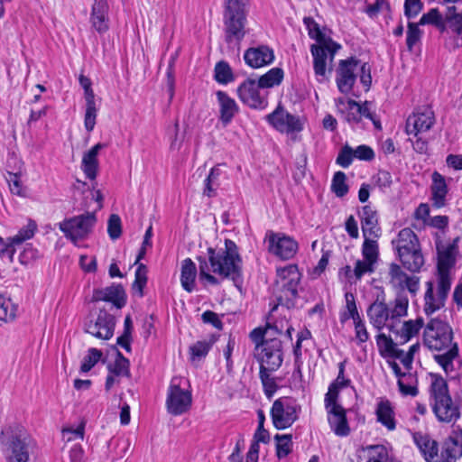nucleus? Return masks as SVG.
<instances>
[{
  "label": "nucleus",
  "mask_w": 462,
  "mask_h": 462,
  "mask_svg": "<svg viewBox=\"0 0 462 462\" xmlns=\"http://www.w3.org/2000/svg\"><path fill=\"white\" fill-rule=\"evenodd\" d=\"M458 237L448 245L446 247L437 245L438 251V286L437 295H434V287L432 282L426 283L427 290L424 295L425 306L424 311L427 315H431L435 311L444 307L451 288V278L449 271L456 263V255L458 253Z\"/></svg>",
  "instance_id": "nucleus-1"
},
{
  "label": "nucleus",
  "mask_w": 462,
  "mask_h": 462,
  "mask_svg": "<svg viewBox=\"0 0 462 462\" xmlns=\"http://www.w3.org/2000/svg\"><path fill=\"white\" fill-rule=\"evenodd\" d=\"M423 343L430 350L444 351L434 356V360L448 374L454 370L453 361L458 356V346L453 342V330L449 324L439 319H430L423 333Z\"/></svg>",
  "instance_id": "nucleus-2"
},
{
  "label": "nucleus",
  "mask_w": 462,
  "mask_h": 462,
  "mask_svg": "<svg viewBox=\"0 0 462 462\" xmlns=\"http://www.w3.org/2000/svg\"><path fill=\"white\" fill-rule=\"evenodd\" d=\"M208 262L211 271L223 279L231 280L236 287L243 282V260L236 244L225 240V248L217 250L208 248Z\"/></svg>",
  "instance_id": "nucleus-3"
},
{
  "label": "nucleus",
  "mask_w": 462,
  "mask_h": 462,
  "mask_svg": "<svg viewBox=\"0 0 462 462\" xmlns=\"http://www.w3.org/2000/svg\"><path fill=\"white\" fill-rule=\"evenodd\" d=\"M0 444L6 462H28L36 449L35 440L23 429L12 427L2 430Z\"/></svg>",
  "instance_id": "nucleus-4"
},
{
  "label": "nucleus",
  "mask_w": 462,
  "mask_h": 462,
  "mask_svg": "<svg viewBox=\"0 0 462 462\" xmlns=\"http://www.w3.org/2000/svg\"><path fill=\"white\" fill-rule=\"evenodd\" d=\"M430 396L434 414L441 422H456L460 418V410L449 394L448 383L437 374H430Z\"/></svg>",
  "instance_id": "nucleus-5"
},
{
  "label": "nucleus",
  "mask_w": 462,
  "mask_h": 462,
  "mask_svg": "<svg viewBox=\"0 0 462 462\" xmlns=\"http://www.w3.org/2000/svg\"><path fill=\"white\" fill-rule=\"evenodd\" d=\"M249 0H224L225 39L226 43L239 45L245 35V6Z\"/></svg>",
  "instance_id": "nucleus-6"
},
{
  "label": "nucleus",
  "mask_w": 462,
  "mask_h": 462,
  "mask_svg": "<svg viewBox=\"0 0 462 462\" xmlns=\"http://www.w3.org/2000/svg\"><path fill=\"white\" fill-rule=\"evenodd\" d=\"M393 244L402 265L411 273L420 272L425 261L417 235L411 228H403Z\"/></svg>",
  "instance_id": "nucleus-7"
},
{
  "label": "nucleus",
  "mask_w": 462,
  "mask_h": 462,
  "mask_svg": "<svg viewBox=\"0 0 462 462\" xmlns=\"http://www.w3.org/2000/svg\"><path fill=\"white\" fill-rule=\"evenodd\" d=\"M276 273L277 280L273 287V296L277 300V305L291 309L295 306V300L298 298L301 274L296 264L278 268Z\"/></svg>",
  "instance_id": "nucleus-8"
},
{
  "label": "nucleus",
  "mask_w": 462,
  "mask_h": 462,
  "mask_svg": "<svg viewBox=\"0 0 462 462\" xmlns=\"http://www.w3.org/2000/svg\"><path fill=\"white\" fill-rule=\"evenodd\" d=\"M96 224V213L88 211L81 215L65 218L59 223V228L67 239L77 245L79 242L89 236Z\"/></svg>",
  "instance_id": "nucleus-9"
},
{
  "label": "nucleus",
  "mask_w": 462,
  "mask_h": 462,
  "mask_svg": "<svg viewBox=\"0 0 462 462\" xmlns=\"http://www.w3.org/2000/svg\"><path fill=\"white\" fill-rule=\"evenodd\" d=\"M338 112L341 114L343 119L350 125H358L362 121V117L370 119L374 127L378 130L382 129V125L375 113L372 110V103L365 101L359 103L354 99H348L345 103L344 99L337 100Z\"/></svg>",
  "instance_id": "nucleus-10"
},
{
  "label": "nucleus",
  "mask_w": 462,
  "mask_h": 462,
  "mask_svg": "<svg viewBox=\"0 0 462 462\" xmlns=\"http://www.w3.org/2000/svg\"><path fill=\"white\" fill-rule=\"evenodd\" d=\"M300 411V406L292 398H278L270 411L273 427L279 430L290 428L299 419Z\"/></svg>",
  "instance_id": "nucleus-11"
},
{
  "label": "nucleus",
  "mask_w": 462,
  "mask_h": 462,
  "mask_svg": "<svg viewBox=\"0 0 462 462\" xmlns=\"http://www.w3.org/2000/svg\"><path fill=\"white\" fill-rule=\"evenodd\" d=\"M185 381L181 378L171 379L166 399V407L170 414L178 416L187 412L192 403L191 392L182 388Z\"/></svg>",
  "instance_id": "nucleus-12"
},
{
  "label": "nucleus",
  "mask_w": 462,
  "mask_h": 462,
  "mask_svg": "<svg viewBox=\"0 0 462 462\" xmlns=\"http://www.w3.org/2000/svg\"><path fill=\"white\" fill-rule=\"evenodd\" d=\"M255 358L260 369L277 371L283 361L282 343L278 338H271L255 346Z\"/></svg>",
  "instance_id": "nucleus-13"
},
{
  "label": "nucleus",
  "mask_w": 462,
  "mask_h": 462,
  "mask_svg": "<svg viewBox=\"0 0 462 462\" xmlns=\"http://www.w3.org/2000/svg\"><path fill=\"white\" fill-rule=\"evenodd\" d=\"M266 120L273 128L281 133H299L303 129L300 117L289 113L281 105L273 112L266 116Z\"/></svg>",
  "instance_id": "nucleus-14"
},
{
  "label": "nucleus",
  "mask_w": 462,
  "mask_h": 462,
  "mask_svg": "<svg viewBox=\"0 0 462 462\" xmlns=\"http://www.w3.org/2000/svg\"><path fill=\"white\" fill-rule=\"evenodd\" d=\"M360 60L355 57L346 60H340L336 70V83L342 94H349L356 80V71Z\"/></svg>",
  "instance_id": "nucleus-15"
},
{
  "label": "nucleus",
  "mask_w": 462,
  "mask_h": 462,
  "mask_svg": "<svg viewBox=\"0 0 462 462\" xmlns=\"http://www.w3.org/2000/svg\"><path fill=\"white\" fill-rule=\"evenodd\" d=\"M115 327L116 318L105 309H101L96 321H89L85 325V331L97 338L108 340L114 335Z\"/></svg>",
  "instance_id": "nucleus-16"
},
{
  "label": "nucleus",
  "mask_w": 462,
  "mask_h": 462,
  "mask_svg": "<svg viewBox=\"0 0 462 462\" xmlns=\"http://www.w3.org/2000/svg\"><path fill=\"white\" fill-rule=\"evenodd\" d=\"M435 123L434 112L430 106L420 107L407 118L406 133L409 135L419 136L420 134L429 131Z\"/></svg>",
  "instance_id": "nucleus-17"
},
{
  "label": "nucleus",
  "mask_w": 462,
  "mask_h": 462,
  "mask_svg": "<svg viewBox=\"0 0 462 462\" xmlns=\"http://www.w3.org/2000/svg\"><path fill=\"white\" fill-rule=\"evenodd\" d=\"M267 237L269 252L282 260L292 258L298 251V243L291 236L270 232Z\"/></svg>",
  "instance_id": "nucleus-18"
},
{
  "label": "nucleus",
  "mask_w": 462,
  "mask_h": 462,
  "mask_svg": "<svg viewBox=\"0 0 462 462\" xmlns=\"http://www.w3.org/2000/svg\"><path fill=\"white\" fill-rule=\"evenodd\" d=\"M258 82L254 79H247L237 88V94L240 100L252 108H263L265 99L260 95Z\"/></svg>",
  "instance_id": "nucleus-19"
},
{
  "label": "nucleus",
  "mask_w": 462,
  "mask_h": 462,
  "mask_svg": "<svg viewBox=\"0 0 462 462\" xmlns=\"http://www.w3.org/2000/svg\"><path fill=\"white\" fill-rule=\"evenodd\" d=\"M244 60L252 69H259L270 65L274 60V52L267 45L248 48L244 53Z\"/></svg>",
  "instance_id": "nucleus-20"
},
{
  "label": "nucleus",
  "mask_w": 462,
  "mask_h": 462,
  "mask_svg": "<svg viewBox=\"0 0 462 462\" xmlns=\"http://www.w3.org/2000/svg\"><path fill=\"white\" fill-rule=\"evenodd\" d=\"M111 302L116 309L120 310L126 304V294L121 284H112L103 289H95L92 295V301Z\"/></svg>",
  "instance_id": "nucleus-21"
},
{
  "label": "nucleus",
  "mask_w": 462,
  "mask_h": 462,
  "mask_svg": "<svg viewBox=\"0 0 462 462\" xmlns=\"http://www.w3.org/2000/svg\"><path fill=\"white\" fill-rule=\"evenodd\" d=\"M337 51H334L332 45L328 43L312 44L310 46V52L313 57V68L316 76L325 77L328 57H329L330 61H332Z\"/></svg>",
  "instance_id": "nucleus-22"
},
{
  "label": "nucleus",
  "mask_w": 462,
  "mask_h": 462,
  "mask_svg": "<svg viewBox=\"0 0 462 462\" xmlns=\"http://www.w3.org/2000/svg\"><path fill=\"white\" fill-rule=\"evenodd\" d=\"M462 457V429L454 430L441 444L440 458L457 460Z\"/></svg>",
  "instance_id": "nucleus-23"
},
{
  "label": "nucleus",
  "mask_w": 462,
  "mask_h": 462,
  "mask_svg": "<svg viewBox=\"0 0 462 462\" xmlns=\"http://www.w3.org/2000/svg\"><path fill=\"white\" fill-rule=\"evenodd\" d=\"M360 218L364 237L378 238L381 236L377 212L371 206L365 205L362 208Z\"/></svg>",
  "instance_id": "nucleus-24"
},
{
  "label": "nucleus",
  "mask_w": 462,
  "mask_h": 462,
  "mask_svg": "<svg viewBox=\"0 0 462 462\" xmlns=\"http://www.w3.org/2000/svg\"><path fill=\"white\" fill-rule=\"evenodd\" d=\"M328 420L333 432L338 437H346L350 434L346 411L342 406H334L328 410Z\"/></svg>",
  "instance_id": "nucleus-25"
},
{
  "label": "nucleus",
  "mask_w": 462,
  "mask_h": 462,
  "mask_svg": "<svg viewBox=\"0 0 462 462\" xmlns=\"http://www.w3.org/2000/svg\"><path fill=\"white\" fill-rule=\"evenodd\" d=\"M423 325V319L419 318L403 322L400 328H397L395 324H388V328L395 335V338L399 340L400 344H404L417 335Z\"/></svg>",
  "instance_id": "nucleus-26"
},
{
  "label": "nucleus",
  "mask_w": 462,
  "mask_h": 462,
  "mask_svg": "<svg viewBox=\"0 0 462 462\" xmlns=\"http://www.w3.org/2000/svg\"><path fill=\"white\" fill-rule=\"evenodd\" d=\"M108 4L106 0H95L92 5L90 21L92 26L99 33L106 32L109 28Z\"/></svg>",
  "instance_id": "nucleus-27"
},
{
  "label": "nucleus",
  "mask_w": 462,
  "mask_h": 462,
  "mask_svg": "<svg viewBox=\"0 0 462 462\" xmlns=\"http://www.w3.org/2000/svg\"><path fill=\"white\" fill-rule=\"evenodd\" d=\"M412 438L427 462H436L439 459L438 455L439 444L436 440L421 432H414Z\"/></svg>",
  "instance_id": "nucleus-28"
},
{
  "label": "nucleus",
  "mask_w": 462,
  "mask_h": 462,
  "mask_svg": "<svg viewBox=\"0 0 462 462\" xmlns=\"http://www.w3.org/2000/svg\"><path fill=\"white\" fill-rule=\"evenodd\" d=\"M216 95L219 105V120L224 126H226L238 113V106L235 99L224 91L219 90Z\"/></svg>",
  "instance_id": "nucleus-29"
},
{
  "label": "nucleus",
  "mask_w": 462,
  "mask_h": 462,
  "mask_svg": "<svg viewBox=\"0 0 462 462\" xmlns=\"http://www.w3.org/2000/svg\"><path fill=\"white\" fill-rule=\"evenodd\" d=\"M431 180L430 192L432 205L437 208H443L446 205V196L448 191L446 180L438 171L432 173Z\"/></svg>",
  "instance_id": "nucleus-30"
},
{
  "label": "nucleus",
  "mask_w": 462,
  "mask_h": 462,
  "mask_svg": "<svg viewBox=\"0 0 462 462\" xmlns=\"http://www.w3.org/2000/svg\"><path fill=\"white\" fill-rule=\"evenodd\" d=\"M367 316L373 326L381 330L388 325L386 322L390 320V307L384 302L374 301L367 310Z\"/></svg>",
  "instance_id": "nucleus-31"
},
{
  "label": "nucleus",
  "mask_w": 462,
  "mask_h": 462,
  "mask_svg": "<svg viewBox=\"0 0 462 462\" xmlns=\"http://www.w3.org/2000/svg\"><path fill=\"white\" fill-rule=\"evenodd\" d=\"M106 143H98L83 155L81 169L89 180H95L98 169L97 154L99 151L106 148Z\"/></svg>",
  "instance_id": "nucleus-32"
},
{
  "label": "nucleus",
  "mask_w": 462,
  "mask_h": 462,
  "mask_svg": "<svg viewBox=\"0 0 462 462\" xmlns=\"http://www.w3.org/2000/svg\"><path fill=\"white\" fill-rule=\"evenodd\" d=\"M444 26L445 31L449 30L462 39V10L458 12L455 5L448 6L444 13Z\"/></svg>",
  "instance_id": "nucleus-33"
},
{
  "label": "nucleus",
  "mask_w": 462,
  "mask_h": 462,
  "mask_svg": "<svg viewBox=\"0 0 462 462\" xmlns=\"http://www.w3.org/2000/svg\"><path fill=\"white\" fill-rule=\"evenodd\" d=\"M303 23L306 25L309 35L311 39L316 40L318 44L328 43L332 45L335 51H338L341 46L340 44L334 42L330 37H327L320 30L319 25L315 22L312 17H304Z\"/></svg>",
  "instance_id": "nucleus-34"
},
{
  "label": "nucleus",
  "mask_w": 462,
  "mask_h": 462,
  "mask_svg": "<svg viewBox=\"0 0 462 462\" xmlns=\"http://www.w3.org/2000/svg\"><path fill=\"white\" fill-rule=\"evenodd\" d=\"M197 276V267L190 258H186L181 263L180 282L182 288L191 292L195 288V279Z\"/></svg>",
  "instance_id": "nucleus-35"
},
{
  "label": "nucleus",
  "mask_w": 462,
  "mask_h": 462,
  "mask_svg": "<svg viewBox=\"0 0 462 462\" xmlns=\"http://www.w3.org/2000/svg\"><path fill=\"white\" fill-rule=\"evenodd\" d=\"M376 345L380 355L384 358H401L403 355V350L397 348V344L394 343L393 338L384 334L376 336Z\"/></svg>",
  "instance_id": "nucleus-36"
},
{
  "label": "nucleus",
  "mask_w": 462,
  "mask_h": 462,
  "mask_svg": "<svg viewBox=\"0 0 462 462\" xmlns=\"http://www.w3.org/2000/svg\"><path fill=\"white\" fill-rule=\"evenodd\" d=\"M86 99V112L84 118V125L88 132L93 131L96 125V118L97 116V108L95 101V94L91 88L84 90Z\"/></svg>",
  "instance_id": "nucleus-37"
},
{
  "label": "nucleus",
  "mask_w": 462,
  "mask_h": 462,
  "mask_svg": "<svg viewBox=\"0 0 462 462\" xmlns=\"http://www.w3.org/2000/svg\"><path fill=\"white\" fill-rule=\"evenodd\" d=\"M375 414L377 420L387 428L389 430H393L396 428V421L394 419V411L388 400L381 401L376 407Z\"/></svg>",
  "instance_id": "nucleus-38"
},
{
  "label": "nucleus",
  "mask_w": 462,
  "mask_h": 462,
  "mask_svg": "<svg viewBox=\"0 0 462 462\" xmlns=\"http://www.w3.org/2000/svg\"><path fill=\"white\" fill-rule=\"evenodd\" d=\"M222 174L220 165H216L209 171V173L204 180V187L202 194L208 198H213L217 196V189L220 185L219 178Z\"/></svg>",
  "instance_id": "nucleus-39"
},
{
  "label": "nucleus",
  "mask_w": 462,
  "mask_h": 462,
  "mask_svg": "<svg viewBox=\"0 0 462 462\" xmlns=\"http://www.w3.org/2000/svg\"><path fill=\"white\" fill-rule=\"evenodd\" d=\"M284 77L282 69L275 67L262 75L258 79V86L262 88H270L279 86Z\"/></svg>",
  "instance_id": "nucleus-40"
},
{
  "label": "nucleus",
  "mask_w": 462,
  "mask_h": 462,
  "mask_svg": "<svg viewBox=\"0 0 462 462\" xmlns=\"http://www.w3.org/2000/svg\"><path fill=\"white\" fill-rule=\"evenodd\" d=\"M130 362L123 356V354L116 350V360L114 364L107 365V370L110 374L116 376H130Z\"/></svg>",
  "instance_id": "nucleus-41"
},
{
  "label": "nucleus",
  "mask_w": 462,
  "mask_h": 462,
  "mask_svg": "<svg viewBox=\"0 0 462 462\" xmlns=\"http://www.w3.org/2000/svg\"><path fill=\"white\" fill-rule=\"evenodd\" d=\"M418 23L420 25L430 24L441 32H445L444 14H441L437 8H432L428 13L423 14Z\"/></svg>",
  "instance_id": "nucleus-42"
},
{
  "label": "nucleus",
  "mask_w": 462,
  "mask_h": 462,
  "mask_svg": "<svg viewBox=\"0 0 462 462\" xmlns=\"http://www.w3.org/2000/svg\"><path fill=\"white\" fill-rule=\"evenodd\" d=\"M390 307V323L395 324L400 323V318L407 314L408 300L406 298L398 297L393 302V306Z\"/></svg>",
  "instance_id": "nucleus-43"
},
{
  "label": "nucleus",
  "mask_w": 462,
  "mask_h": 462,
  "mask_svg": "<svg viewBox=\"0 0 462 462\" xmlns=\"http://www.w3.org/2000/svg\"><path fill=\"white\" fill-rule=\"evenodd\" d=\"M276 456L279 459L286 457L292 450V436L291 434H276Z\"/></svg>",
  "instance_id": "nucleus-44"
},
{
  "label": "nucleus",
  "mask_w": 462,
  "mask_h": 462,
  "mask_svg": "<svg viewBox=\"0 0 462 462\" xmlns=\"http://www.w3.org/2000/svg\"><path fill=\"white\" fill-rule=\"evenodd\" d=\"M215 79L221 84H227L234 80L232 69L226 61H218L215 66Z\"/></svg>",
  "instance_id": "nucleus-45"
},
{
  "label": "nucleus",
  "mask_w": 462,
  "mask_h": 462,
  "mask_svg": "<svg viewBox=\"0 0 462 462\" xmlns=\"http://www.w3.org/2000/svg\"><path fill=\"white\" fill-rule=\"evenodd\" d=\"M147 266L143 263H139L134 274V281L133 282V290L138 292L140 297L143 296V288L147 283Z\"/></svg>",
  "instance_id": "nucleus-46"
},
{
  "label": "nucleus",
  "mask_w": 462,
  "mask_h": 462,
  "mask_svg": "<svg viewBox=\"0 0 462 462\" xmlns=\"http://www.w3.org/2000/svg\"><path fill=\"white\" fill-rule=\"evenodd\" d=\"M346 299V310L340 315V321L344 323L349 319L356 320L360 319L357 311L355 295L352 292H346L345 294Z\"/></svg>",
  "instance_id": "nucleus-47"
},
{
  "label": "nucleus",
  "mask_w": 462,
  "mask_h": 462,
  "mask_svg": "<svg viewBox=\"0 0 462 462\" xmlns=\"http://www.w3.org/2000/svg\"><path fill=\"white\" fill-rule=\"evenodd\" d=\"M364 238L365 240L362 246V255L364 259L376 263L379 254L378 244L375 240L376 238L368 236Z\"/></svg>",
  "instance_id": "nucleus-48"
},
{
  "label": "nucleus",
  "mask_w": 462,
  "mask_h": 462,
  "mask_svg": "<svg viewBox=\"0 0 462 462\" xmlns=\"http://www.w3.org/2000/svg\"><path fill=\"white\" fill-rule=\"evenodd\" d=\"M213 345L212 341H197L189 346L190 360H201L206 357Z\"/></svg>",
  "instance_id": "nucleus-49"
},
{
  "label": "nucleus",
  "mask_w": 462,
  "mask_h": 462,
  "mask_svg": "<svg viewBox=\"0 0 462 462\" xmlns=\"http://www.w3.org/2000/svg\"><path fill=\"white\" fill-rule=\"evenodd\" d=\"M273 372V371H267L263 369H260L259 371V377L262 382L264 393L266 397L269 399L273 397V395L276 393L278 388L274 378L271 376V374Z\"/></svg>",
  "instance_id": "nucleus-50"
},
{
  "label": "nucleus",
  "mask_w": 462,
  "mask_h": 462,
  "mask_svg": "<svg viewBox=\"0 0 462 462\" xmlns=\"http://www.w3.org/2000/svg\"><path fill=\"white\" fill-rule=\"evenodd\" d=\"M388 274L390 283L393 288L399 289L402 287V284L407 281L408 274L405 273L397 263H392L389 265Z\"/></svg>",
  "instance_id": "nucleus-51"
},
{
  "label": "nucleus",
  "mask_w": 462,
  "mask_h": 462,
  "mask_svg": "<svg viewBox=\"0 0 462 462\" xmlns=\"http://www.w3.org/2000/svg\"><path fill=\"white\" fill-rule=\"evenodd\" d=\"M346 176L343 171H337L332 179L331 189L337 197L342 198L348 192V186L346 183Z\"/></svg>",
  "instance_id": "nucleus-52"
},
{
  "label": "nucleus",
  "mask_w": 462,
  "mask_h": 462,
  "mask_svg": "<svg viewBox=\"0 0 462 462\" xmlns=\"http://www.w3.org/2000/svg\"><path fill=\"white\" fill-rule=\"evenodd\" d=\"M102 352L95 347H91L88 351V355L83 358L80 365V372L88 373L101 359Z\"/></svg>",
  "instance_id": "nucleus-53"
},
{
  "label": "nucleus",
  "mask_w": 462,
  "mask_h": 462,
  "mask_svg": "<svg viewBox=\"0 0 462 462\" xmlns=\"http://www.w3.org/2000/svg\"><path fill=\"white\" fill-rule=\"evenodd\" d=\"M18 246H20V245L14 243L13 238H3L0 245V258L3 260L7 259L10 263H14V256Z\"/></svg>",
  "instance_id": "nucleus-54"
},
{
  "label": "nucleus",
  "mask_w": 462,
  "mask_h": 462,
  "mask_svg": "<svg viewBox=\"0 0 462 462\" xmlns=\"http://www.w3.org/2000/svg\"><path fill=\"white\" fill-rule=\"evenodd\" d=\"M419 23H408V30H407V38H406V45L410 51H412L414 45L420 42L422 32L419 28Z\"/></svg>",
  "instance_id": "nucleus-55"
},
{
  "label": "nucleus",
  "mask_w": 462,
  "mask_h": 462,
  "mask_svg": "<svg viewBox=\"0 0 462 462\" xmlns=\"http://www.w3.org/2000/svg\"><path fill=\"white\" fill-rule=\"evenodd\" d=\"M107 233L112 240L118 239L122 235L121 218L116 214H112L107 221Z\"/></svg>",
  "instance_id": "nucleus-56"
},
{
  "label": "nucleus",
  "mask_w": 462,
  "mask_h": 462,
  "mask_svg": "<svg viewBox=\"0 0 462 462\" xmlns=\"http://www.w3.org/2000/svg\"><path fill=\"white\" fill-rule=\"evenodd\" d=\"M16 309L13 305L10 300H6L3 296H0V320L8 321L13 320L15 318Z\"/></svg>",
  "instance_id": "nucleus-57"
},
{
  "label": "nucleus",
  "mask_w": 462,
  "mask_h": 462,
  "mask_svg": "<svg viewBox=\"0 0 462 462\" xmlns=\"http://www.w3.org/2000/svg\"><path fill=\"white\" fill-rule=\"evenodd\" d=\"M198 262L199 263V279L206 280L208 283L212 285H218L219 281L217 277L209 273V267L208 262L205 257L199 256L197 257Z\"/></svg>",
  "instance_id": "nucleus-58"
},
{
  "label": "nucleus",
  "mask_w": 462,
  "mask_h": 462,
  "mask_svg": "<svg viewBox=\"0 0 462 462\" xmlns=\"http://www.w3.org/2000/svg\"><path fill=\"white\" fill-rule=\"evenodd\" d=\"M6 180L9 183L10 190L13 194L24 197L25 192L23 189V185L21 182V175L20 173L7 172Z\"/></svg>",
  "instance_id": "nucleus-59"
},
{
  "label": "nucleus",
  "mask_w": 462,
  "mask_h": 462,
  "mask_svg": "<svg viewBox=\"0 0 462 462\" xmlns=\"http://www.w3.org/2000/svg\"><path fill=\"white\" fill-rule=\"evenodd\" d=\"M375 185L382 190L389 189L393 184L392 174L388 171L380 170L374 177Z\"/></svg>",
  "instance_id": "nucleus-60"
},
{
  "label": "nucleus",
  "mask_w": 462,
  "mask_h": 462,
  "mask_svg": "<svg viewBox=\"0 0 462 462\" xmlns=\"http://www.w3.org/2000/svg\"><path fill=\"white\" fill-rule=\"evenodd\" d=\"M374 263H375L366 259L357 260L353 271L356 280H360L365 273H373Z\"/></svg>",
  "instance_id": "nucleus-61"
},
{
  "label": "nucleus",
  "mask_w": 462,
  "mask_h": 462,
  "mask_svg": "<svg viewBox=\"0 0 462 462\" xmlns=\"http://www.w3.org/2000/svg\"><path fill=\"white\" fill-rule=\"evenodd\" d=\"M354 159V150L348 145L346 144L340 150L336 162L343 168H347L350 166Z\"/></svg>",
  "instance_id": "nucleus-62"
},
{
  "label": "nucleus",
  "mask_w": 462,
  "mask_h": 462,
  "mask_svg": "<svg viewBox=\"0 0 462 462\" xmlns=\"http://www.w3.org/2000/svg\"><path fill=\"white\" fill-rule=\"evenodd\" d=\"M35 229V224L30 223L28 226L21 228L16 235L10 236V238H13L14 243H18L21 245L24 241L34 236Z\"/></svg>",
  "instance_id": "nucleus-63"
},
{
  "label": "nucleus",
  "mask_w": 462,
  "mask_h": 462,
  "mask_svg": "<svg viewBox=\"0 0 462 462\" xmlns=\"http://www.w3.org/2000/svg\"><path fill=\"white\" fill-rule=\"evenodd\" d=\"M341 389L342 388H340L333 383H330V385L328 387V391L325 395V407H326L327 411L330 410L334 406H341L340 404H338L337 402V398H338V393Z\"/></svg>",
  "instance_id": "nucleus-64"
}]
</instances>
